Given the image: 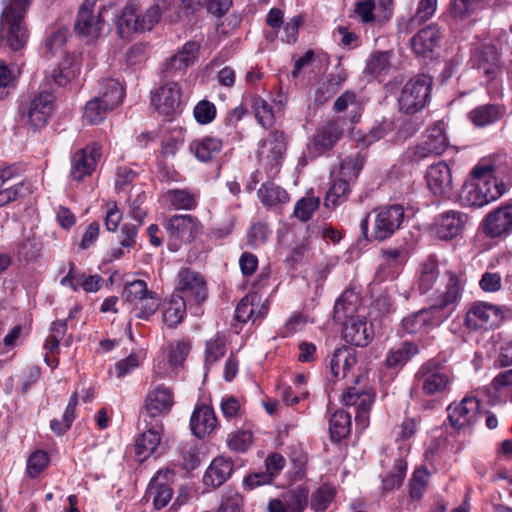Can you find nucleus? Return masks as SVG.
I'll return each mask as SVG.
<instances>
[{"label": "nucleus", "mask_w": 512, "mask_h": 512, "mask_svg": "<svg viewBox=\"0 0 512 512\" xmlns=\"http://www.w3.org/2000/svg\"><path fill=\"white\" fill-rule=\"evenodd\" d=\"M186 302L173 294L163 311V321L168 327H176L180 324L186 314Z\"/></svg>", "instance_id": "obj_39"}, {"label": "nucleus", "mask_w": 512, "mask_h": 512, "mask_svg": "<svg viewBox=\"0 0 512 512\" xmlns=\"http://www.w3.org/2000/svg\"><path fill=\"white\" fill-rule=\"evenodd\" d=\"M257 195L261 202L268 207L285 204L289 201V195L286 190L271 182L262 184Z\"/></svg>", "instance_id": "obj_40"}, {"label": "nucleus", "mask_w": 512, "mask_h": 512, "mask_svg": "<svg viewBox=\"0 0 512 512\" xmlns=\"http://www.w3.org/2000/svg\"><path fill=\"white\" fill-rule=\"evenodd\" d=\"M440 30L435 25H428L412 38V47L416 54L425 56L438 46Z\"/></svg>", "instance_id": "obj_33"}, {"label": "nucleus", "mask_w": 512, "mask_h": 512, "mask_svg": "<svg viewBox=\"0 0 512 512\" xmlns=\"http://www.w3.org/2000/svg\"><path fill=\"white\" fill-rule=\"evenodd\" d=\"M32 0H11L0 15L1 31L6 32V41L13 51L23 49L29 33L24 18Z\"/></svg>", "instance_id": "obj_3"}, {"label": "nucleus", "mask_w": 512, "mask_h": 512, "mask_svg": "<svg viewBox=\"0 0 512 512\" xmlns=\"http://www.w3.org/2000/svg\"><path fill=\"white\" fill-rule=\"evenodd\" d=\"M373 215V227L369 233V218L366 216L360 224L362 234L368 241H384L390 238L397 231L404 220V208L400 204L382 206L375 209Z\"/></svg>", "instance_id": "obj_4"}, {"label": "nucleus", "mask_w": 512, "mask_h": 512, "mask_svg": "<svg viewBox=\"0 0 512 512\" xmlns=\"http://www.w3.org/2000/svg\"><path fill=\"white\" fill-rule=\"evenodd\" d=\"M350 193V181L346 178L340 177L330 187L325 197V206L336 207L342 201L347 199Z\"/></svg>", "instance_id": "obj_44"}, {"label": "nucleus", "mask_w": 512, "mask_h": 512, "mask_svg": "<svg viewBox=\"0 0 512 512\" xmlns=\"http://www.w3.org/2000/svg\"><path fill=\"white\" fill-rule=\"evenodd\" d=\"M169 194L171 204L177 209L192 210L197 205L195 196L186 190H171Z\"/></svg>", "instance_id": "obj_58"}, {"label": "nucleus", "mask_w": 512, "mask_h": 512, "mask_svg": "<svg viewBox=\"0 0 512 512\" xmlns=\"http://www.w3.org/2000/svg\"><path fill=\"white\" fill-rule=\"evenodd\" d=\"M346 119L336 117L319 125L311 138L310 150L315 156L322 155L332 149L342 138L345 130Z\"/></svg>", "instance_id": "obj_11"}, {"label": "nucleus", "mask_w": 512, "mask_h": 512, "mask_svg": "<svg viewBox=\"0 0 512 512\" xmlns=\"http://www.w3.org/2000/svg\"><path fill=\"white\" fill-rule=\"evenodd\" d=\"M342 337L351 345L366 347L374 337L373 325L365 316L357 315L343 322Z\"/></svg>", "instance_id": "obj_20"}, {"label": "nucleus", "mask_w": 512, "mask_h": 512, "mask_svg": "<svg viewBox=\"0 0 512 512\" xmlns=\"http://www.w3.org/2000/svg\"><path fill=\"white\" fill-rule=\"evenodd\" d=\"M406 471V461L401 457L395 459L393 470L382 480V489L392 491L399 488L405 478Z\"/></svg>", "instance_id": "obj_45"}, {"label": "nucleus", "mask_w": 512, "mask_h": 512, "mask_svg": "<svg viewBox=\"0 0 512 512\" xmlns=\"http://www.w3.org/2000/svg\"><path fill=\"white\" fill-rule=\"evenodd\" d=\"M190 149L199 161L209 162L215 159L220 153L222 141L214 137H205L193 141Z\"/></svg>", "instance_id": "obj_35"}, {"label": "nucleus", "mask_w": 512, "mask_h": 512, "mask_svg": "<svg viewBox=\"0 0 512 512\" xmlns=\"http://www.w3.org/2000/svg\"><path fill=\"white\" fill-rule=\"evenodd\" d=\"M419 353V347L414 342L404 341L398 347L392 348L385 363L389 368L403 367L413 356Z\"/></svg>", "instance_id": "obj_36"}, {"label": "nucleus", "mask_w": 512, "mask_h": 512, "mask_svg": "<svg viewBox=\"0 0 512 512\" xmlns=\"http://www.w3.org/2000/svg\"><path fill=\"white\" fill-rule=\"evenodd\" d=\"M504 318V312L500 306L487 302L475 303L467 312L465 326L471 330L480 328L497 327Z\"/></svg>", "instance_id": "obj_13"}, {"label": "nucleus", "mask_w": 512, "mask_h": 512, "mask_svg": "<svg viewBox=\"0 0 512 512\" xmlns=\"http://www.w3.org/2000/svg\"><path fill=\"white\" fill-rule=\"evenodd\" d=\"M429 472L425 467L418 468L414 471L409 481V496L413 500L422 498L429 479Z\"/></svg>", "instance_id": "obj_48"}, {"label": "nucleus", "mask_w": 512, "mask_h": 512, "mask_svg": "<svg viewBox=\"0 0 512 512\" xmlns=\"http://www.w3.org/2000/svg\"><path fill=\"white\" fill-rule=\"evenodd\" d=\"M216 425L217 418L212 407L205 404L196 406L190 419L191 431L196 437L204 438L215 429Z\"/></svg>", "instance_id": "obj_27"}, {"label": "nucleus", "mask_w": 512, "mask_h": 512, "mask_svg": "<svg viewBox=\"0 0 512 512\" xmlns=\"http://www.w3.org/2000/svg\"><path fill=\"white\" fill-rule=\"evenodd\" d=\"M390 52L375 51L367 60L364 73L371 76H377L390 65Z\"/></svg>", "instance_id": "obj_50"}, {"label": "nucleus", "mask_w": 512, "mask_h": 512, "mask_svg": "<svg viewBox=\"0 0 512 512\" xmlns=\"http://www.w3.org/2000/svg\"><path fill=\"white\" fill-rule=\"evenodd\" d=\"M174 392L171 388L158 385L145 396L142 417L147 425L162 426V419L174 405Z\"/></svg>", "instance_id": "obj_8"}, {"label": "nucleus", "mask_w": 512, "mask_h": 512, "mask_svg": "<svg viewBox=\"0 0 512 512\" xmlns=\"http://www.w3.org/2000/svg\"><path fill=\"white\" fill-rule=\"evenodd\" d=\"M193 113L198 123L208 124L212 122L216 116V107L212 102L202 100L195 106Z\"/></svg>", "instance_id": "obj_59"}, {"label": "nucleus", "mask_w": 512, "mask_h": 512, "mask_svg": "<svg viewBox=\"0 0 512 512\" xmlns=\"http://www.w3.org/2000/svg\"><path fill=\"white\" fill-rule=\"evenodd\" d=\"M473 67L482 71L488 81L494 80L501 72V62L494 46L485 45L477 49L472 58Z\"/></svg>", "instance_id": "obj_25"}, {"label": "nucleus", "mask_w": 512, "mask_h": 512, "mask_svg": "<svg viewBox=\"0 0 512 512\" xmlns=\"http://www.w3.org/2000/svg\"><path fill=\"white\" fill-rule=\"evenodd\" d=\"M233 472V462L225 457L215 458L207 468L203 483L207 487L217 488L225 483Z\"/></svg>", "instance_id": "obj_30"}, {"label": "nucleus", "mask_w": 512, "mask_h": 512, "mask_svg": "<svg viewBox=\"0 0 512 512\" xmlns=\"http://www.w3.org/2000/svg\"><path fill=\"white\" fill-rule=\"evenodd\" d=\"M448 147L445 124L437 121L426 129L417 145L407 149L405 157L409 162L418 163L426 158L442 155Z\"/></svg>", "instance_id": "obj_7"}, {"label": "nucleus", "mask_w": 512, "mask_h": 512, "mask_svg": "<svg viewBox=\"0 0 512 512\" xmlns=\"http://www.w3.org/2000/svg\"><path fill=\"white\" fill-rule=\"evenodd\" d=\"M68 29L58 27L49 33L45 40V49L48 53L54 55L62 49L67 41Z\"/></svg>", "instance_id": "obj_55"}, {"label": "nucleus", "mask_w": 512, "mask_h": 512, "mask_svg": "<svg viewBox=\"0 0 512 512\" xmlns=\"http://www.w3.org/2000/svg\"><path fill=\"white\" fill-rule=\"evenodd\" d=\"M343 402L347 406H355L356 413H369L373 403V397L366 392H360L354 387H350L343 394Z\"/></svg>", "instance_id": "obj_42"}, {"label": "nucleus", "mask_w": 512, "mask_h": 512, "mask_svg": "<svg viewBox=\"0 0 512 512\" xmlns=\"http://www.w3.org/2000/svg\"><path fill=\"white\" fill-rule=\"evenodd\" d=\"M270 230L264 223H256L252 225L248 232V241L252 246H258L266 242Z\"/></svg>", "instance_id": "obj_64"}, {"label": "nucleus", "mask_w": 512, "mask_h": 512, "mask_svg": "<svg viewBox=\"0 0 512 512\" xmlns=\"http://www.w3.org/2000/svg\"><path fill=\"white\" fill-rule=\"evenodd\" d=\"M433 78L427 74H418L409 79L401 89L398 106L406 115L421 111L430 101Z\"/></svg>", "instance_id": "obj_5"}, {"label": "nucleus", "mask_w": 512, "mask_h": 512, "mask_svg": "<svg viewBox=\"0 0 512 512\" xmlns=\"http://www.w3.org/2000/svg\"><path fill=\"white\" fill-rule=\"evenodd\" d=\"M484 233L491 237H501L512 232V205L498 207L487 214L483 221Z\"/></svg>", "instance_id": "obj_21"}, {"label": "nucleus", "mask_w": 512, "mask_h": 512, "mask_svg": "<svg viewBox=\"0 0 512 512\" xmlns=\"http://www.w3.org/2000/svg\"><path fill=\"white\" fill-rule=\"evenodd\" d=\"M320 200L318 197H304L297 201L294 207V215L306 222L311 219L314 211L319 207Z\"/></svg>", "instance_id": "obj_53"}, {"label": "nucleus", "mask_w": 512, "mask_h": 512, "mask_svg": "<svg viewBox=\"0 0 512 512\" xmlns=\"http://www.w3.org/2000/svg\"><path fill=\"white\" fill-rule=\"evenodd\" d=\"M482 0H451L450 13L455 19H466L481 8Z\"/></svg>", "instance_id": "obj_49"}, {"label": "nucleus", "mask_w": 512, "mask_h": 512, "mask_svg": "<svg viewBox=\"0 0 512 512\" xmlns=\"http://www.w3.org/2000/svg\"><path fill=\"white\" fill-rule=\"evenodd\" d=\"M172 470L159 471L150 481L146 491L148 499H152L155 509L160 510L168 505L173 496L171 481L174 477Z\"/></svg>", "instance_id": "obj_19"}, {"label": "nucleus", "mask_w": 512, "mask_h": 512, "mask_svg": "<svg viewBox=\"0 0 512 512\" xmlns=\"http://www.w3.org/2000/svg\"><path fill=\"white\" fill-rule=\"evenodd\" d=\"M359 297L352 289H346L336 300L333 312V318L337 322H344L352 317H356L358 311Z\"/></svg>", "instance_id": "obj_34"}, {"label": "nucleus", "mask_w": 512, "mask_h": 512, "mask_svg": "<svg viewBox=\"0 0 512 512\" xmlns=\"http://www.w3.org/2000/svg\"><path fill=\"white\" fill-rule=\"evenodd\" d=\"M505 192V184L494 175L493 165H476L464 183L460 198L465 206L483 207Z\"/></svg>", "instance_id": "obj_2"}, {"label": "nucleus", "mask_w": 512, "mask_h": 512, "mask_svg": "<svg viewBox=\"0 0 512 512\" xmlns=\"http://www.w3.org/2000/svg\"><path fill=\"white\" fill-rule=\"evenodd\" d=\"M140 16L137 14L134 6H126L118 19L117 30L121 38H127L134 32L140 30Z\"/></svg>", "instance_id": "obj_38"}, {"label": "nucleus", "mask_w": 512, "mask_h": 512, "mask_svg": "<svg viewBox=\"0 0 512 512\" xmlns=\"http://www.w3.org/2000/svg\"><path fill=\"white\" fill-rule=\"evenodd\" d=\"M259 302L256 294H249L244 296L235 309V319L239 322L245 323L249 320L253 322L258 319L259 314L255 315V305Z\"/></svg>", "instance_id": "obj_46"}, {"label": "nucleus", "mask_w": 512, "mask_h": 512, "mask_svg": "<svg viewBox=\"0 0 512 512\" xmlns=\"http://www.w3.org/2000/svg\"><path fill=\"white\" fill-rule=\"evenodd\" d=\"M336 491L330 485L324 484L316 489L311 496V507L315 511H324L333 501Z\"/></svg>", "instance_id": "obj_51"}, {"label": "nucleus", "mask_w": 512, "mask_h": 512, "mask_svg": "<svg viewBox=\"0 0 512 512\" xmlns=\"http://www.w3.org/2000/svg\"><path fill=\"white\" fill-rule=\"evenodd\" d=\"M95 0H85L79 8L74 24L76 34L90 39L97 38L103 26V13L106 7H102L98 14H93Z\"/></svg>", "instance_id": "obj_16"}, {"label": "nucleus", "mask_w": 512, "mask_h": 512, "mask_svg": "<svg viewBox=\"0 0 512 512\" xmlns=\"http://www.w3.org/2000/svg\"><path fill=\"white\" fill-rule=\"evenodd\" d=\"M48 454L43 450L33 452L27 460V473L31 478L37 477L48 465Z\"/></svg>", "instance_id": "obj_56"}, {"label": "nucleus", "mask_w": 512, "mask_h": 512, "mask_svg": "<svg viewBox=\"0 0 512 512\" xmlns=\"http://www.w3.org/2000/svg\"><path fill=\"white\" fill-rule=\"evenodd\" d=\"M191 349L189 341H179L174 346H171L169 352V363L172 366H181L185 361Z\"/></svg>", "instance_id": "obj_62"}, {"label": "nucleus", "mask_w": 512, "mask_h": 512, "mask_svg": "<svg viewBox=\"0 0 512 512\" xmlns=\"http://www.w3.org/2000/svg\"><path fill=\"white\" fill-rule=\"evenodd\" d=\"M466 215L457 211H447L441 214L435 223V234L441 240H451L463 230Z\"/></svg>", "instance_id": "obj_26"}, {"label": "nucleus", "mask_w": 512, "mask_h": 512, "mask_svg": "<svg viewBox=\"0 0 512 512\" xmlns=\"http://www.w3.org/2000/svg\"><path fill=\"white\" fill-rule=\"evenodd\" d=\"M426 181L435 196H449L453 189L452 174L449 166L441 161L428 167Z\"/></svg>", "instance_id": "obj_23"}, {"label": "nucleus", "mask_w": 512, "mask_h": 512, "mask_svg": "<svg viewBox=\"0 0 512 512\" xmlns=\"http://www.w3.org/2000/svg\"><path fill=\"white\" fill-rule=\"evenodd\" d=\"M226 345L223 338L217 336L206 344V363L212 365L225 355Z\"/></svg>", "instance_id": "obj_60"}, {"label": "nucleus", "mask_w": 512, "mask_h": 512, "mask_svg": "<svg viewBox=\"0 0 512 512\" xmlns=\"http://www.w3.org/2000/svg\"><path fill=\"white\" fill-rule=\"evenodd\" d=\"M125 302L132 306V313L139 320L148 321L160 307L158 294L149 290L144 280H134L123 288Z\"/></svg>", "instance_id": "obj_6"}, {"label": "nucleus", "mask_w": 512, "mask_h": 512, "mask_svg": "<svg viewBox=\"0 0 512 512\" xmlns=\"http://www.w3.org/2000/svg\"><path fill=\"white\" fill-rule=\"evenodd\" d=\"M253 442V434L249 430H240L234 433L229 441L230 449L237 452H245Z\"/></svg>", "instance_id": "obj_61"}, {"label": "nucleus", "mask_w": 512, "mask_h": 512, "mask_svg": "<svg viewBox=\"0 0 512 512\" xmlns=\"http://www.w3.org/2000/svg\"><path fill=\"white\" fill-rule=\"evenodd\" d=\"M505 113L503 105L488 103L472 109L468 113V118L474 126L483 128L500 121Z\"/></svg>", "instance_id": "obj_29"}, {"label": "nucleus", "mask_w": 512, "mask_h": 512, "mask_svg": "<svg viewBox=\"0 0 512 512\" xmlns=\"http://www.w3.org/2000/svg\"><path fill=\"white\" fill-rule=\"evenodd\" d=\"M200 44L196 41H188L174 55L164 63L162 74L165 78H173L177 75H183L186 69L196 59L199 52Z\"/></svg>", "instance_id": "obj_18"}, {"label": "nucleus", "mask_w": 512, "mask_h": 512, "mask_svg": "<svg viewBox=\"0 0 512 512\" xmlns=\"http://www.w3.org/2000/svg\"><path fill=\"white\" fill-rule=\"evenodd\" d=\"M54 106L55 96L52 93L43 91L36 95L32 99L28 110L30 125L34 129L44 127L53 114Z\"/></svg>", "instance_id": "obj_24"}, {"label": "nucleus", "mask_w": 512, "mask_h": 512, "mask_svg": "<svg viewBox=\"0 0 512 512\" xmlns=\"http://www.w3.org/2000/svg\"><path fill=\"white\" fill-rule=\"evenodd\" d=\"M286 151L287 137L283 131L274 130L261 141L258 156L264 162L269 177L279 173Z\"/></svg>", "instance_id": "obj_9"}, {"label": "nucleus", "mask_w": 512, "mask_h": 512, "mask_svg": "<svg viewBox=\"0 0 512 512\" xmlns=\"http://www.w3.org/2000/svg\"><path fill=\"white\" fill-rule=\"evenodd\" d=\"M124 94V88L118 80L107 79L104 81V91L98 98L111 111L122 102Z\"/></svg>", "instance_id": "obj_41"}, {"label": "nucleus", "mask_w": 512, "mask_h": 512, "mask_svg": "<svg viewBox=\"0 0 512 512\" xmlns=\"http://www.w3.org/2000/svg\"><path fill=\"white\" fill-rule=\"evenodd\" d=\"M101 155V146L97 142L77 150L71 157V178L81 181L86 176H91Z\"/></svg>", "instance_id": "obj_14"}, {"label": "nucleus", "mask_w": 512, "mask_h": 512, "mask_svg": "<svg viewBox=\"0 0 512 512\" xmlns=\"http://www.w3.org/2000/svg\"><path fill=\"white\" fill-rule=\"evenodd\" d=\"M178 287L175 295L188 303L200 304L207 298V286L198 272L185 268L179 272Z\"/></svg>", "instance_id": "obj_12"}, {"label": "nucleus", "mask_w": 512, "mask_h": 512, "mask_svg": "<svg viewBox=\"0 0 512 512\" xmlns=\"http://www.w3.org/2000/svg\"><path fill=\"white\" fill-rule=\"evenodd\" d=\"M351 430V416L347 411L336 410L329 419L330 438L333 442L338 443L346 438Z\"/></svg>", "instance_id": "obj_37"}, {"label": "nucleus", "mask_w": 512, "mask_h": 512, "mask_svg": "<svg viewBox=\"0 0 512 512\" xmlns=\"http://www.w3.org/2000/svg\"><path fill=\"white\" fill-rule=\"evenodd\" d=\"M147 430L138 436L135 442V453L140 461L152 455L160 444L162 426L147 425Z\"/></svg>", "instance_id": "obj_32"}, {"label": "nucleus", "mask_w": 512, "mask_h": 512, "mask_svg": "<svg viewBox=\"0 0 512 512\" xmlns=\"http://www.w3.org/2000/svg\"><path fill=\"white\" fill-rule=\"evenodd\" d=\"M366 162V154L357 152L347 156L340 164V175L350 182L357 179Z\"/></svg>", "instance_id": "obj_43"}, {"label": "nucleus", "mask_w": 512, "mask_h": 512, "mask_svg": "<svg viewBox=\"0 0 512 512\" xmlns=\"http://www.w3.org/2000/svg\"><path fill=\"white\" fill-rule=\"evenodd\" d=\"M253 108L256 119L264 128H268L274 124L272 108L265 100L261 98L254 99Z\"/></svg>", "instance_id": "obj_57"}, {"label": "nucleus", "mask_w": 512, "mask_h": 512, "mask_svg": "<svg viewBox=\"0 0 512 512\" xmlns=\"http://www.w3.org/2000/svg\"><path fill=\"white\" fill-rule=\"evenodd\" d=\"M309 491L306 487H297L283 496L288 512H303L308 504Z\"/></svg>", "instance_id": "obj_47"}, {"label": "nucleus", "mask_w": 512, "mask_h": 512, "mask_svg": "<svg viewBox=\"0 0 512 512\" xmlns=\"http://www.w3.org/2000/svg\"><path fill=\"white\" fill-rule=\"evenodd\" d=\"M480 410V401L475 397H465L458 404L447 408L450 425L456 430L471 426Z\"/></svg>", "instance_id": "obj_17"}, {"label": "nucleus", "mask_w": 512, "mask_h": 512, "mask_svg": "<svg viewBox=\"0 0 512 512\" xmlns=\"http://www.w3.org/2000/svg\"><path fill=\"white\" fill-rule=\"evenodd\" d=\"M24 185L11 168L0 170V207L23 195Z\"/></svg>", "instance_id": "obj_31"}, {"label": "nucleus", "mask_w": 512, "mask_h": 512, "mask_svg": "<svg viewBox=\"0 0 512 512\" xmlns=\"http://www.w3.org/2000/svg\"><path fill=\"white\" fill-rule=\"evenodd\" d=\"M42 249L41 241L34 236V234L27 235L20 243L18 248V254L22 256L26 261H35Z\"/></svg>", "instance_id": "obj_52"}, {"label": "nucleus", "mask_w": 512, "mask_h": 512, "mask_svg": "<svg viewBox=\"0 0 512 512\" xmlns=\"http://www.w3.org/2000/svg\"><path fill=\"white\" fill-rule=\"evenodd\" d=\"M198 227L197 218L191 215H173L169 218L166 230L170 236L169 249L177 251V242L190 243L194 240Z\"/></svg>", "instance_id": "obj_15"}, {"label": "nucleus", "mask_w": 512, "mask_h": 512, "mask_svg": "<svg viewBox=\"0 0 512 512\" xmlns=\"http://www.w3.org/2000/svg\"><path fill=\"white\" fill-rule=\"evenodd\" d=\"M450 384V378L440 362L429 360L415 374V385L426 395L442 393Z\"/></svg>", "instance_id": "obj_10"}, {"label": "nucleus", "mask_w": 512, "mask_h": 512, "mask_svg": "<svg viewBox=\"0 0 512 512\" xmlns=\"http://www.w3.org/2000/svg\"><path fill=\"white\" fill-rule=\"evenodd\" d=\"M108 111L110 109L98 97H95L86 104L84 117L89 123L97 124L105 118Z\"/></svg>", "instance_id": "obj_54"}, {"label": "nucleus", "mask_w": 512, "mask_h": 512, "mask_svg": "<svg viewBox=\"0 0 512 512\" xmlns=\"http://www.w3.org/2000/svg\"><path fill=\"white\" fill-rule=\"evenodd\" d=\"M460 279L455 274L449 275L446 291L428 308L421 309L402 319L401 326L409 334L428 333L439 326L451 314L450 305L460 297Z\"/></svg>", "instance_id": "obj_1"}, {"label": "nucleus", "mask_w": 512, "mask_h": 512, "mask_svg": "<svg viewBox=\"0 0 512 512\" xmlns=\"http://www.w3.org/2000/svg\"><path fill=\"white\" fill-rule=\"evenodd\" d=\"M152 103L156 110L165 116H171L180 110L181 92L176 82H169L161 86L152 96Z\"/></svg>", "instance_id": "obj_22"}, {"label": "nucleus", "mask_w": 512, "mask_h": 512, "mask_svg": "<svg viewBox=\"0 0 512 512\" xmlns=\"http://www.w3.org/2000/svg\"><path fill=\"white\" fill-rule=\"evenodd\" d=\"M438 277V271L434 264L424 265L420 278H419V290L421 293H427L432 289Z\"/></svg>", "instance_id": "obj_63"}, {"label": "nucleus", "mask_w": 512, "mask_h": 512, "mask_svg": "<svg viewBox=\"0 0 512 512\" xmlns=\"http://www.w3.org/2000/svg\"><path fill=\"white\" fill-rule=\"evenodd\" d=\"M357 363V351L350 346H341L334 350L330 368L335 378H345Z\"/></svg>", "instance_id": "obj_28"}]
</instances>
